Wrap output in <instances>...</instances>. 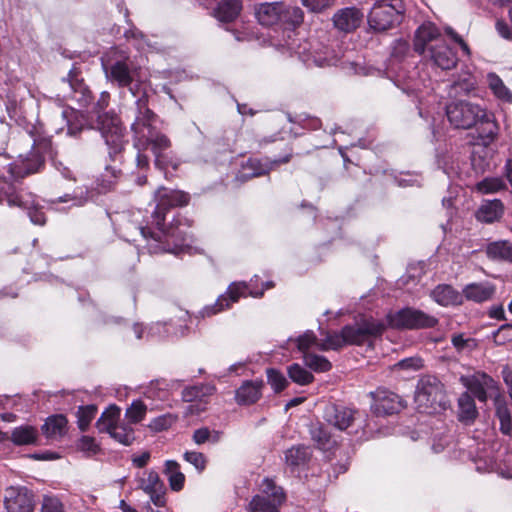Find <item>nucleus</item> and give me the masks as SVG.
Here are the masks:
<instances>
[{
    "instance_id": "nucleus-1",
    "label": "nucleus",
    "mask_w": 512,
    "mask_h": 512,
    "mask_svg": "<svg viewBox=\"0 0 512 512\" xmlns=\"http://www.w3.org/2000/svg\"><path fill=\"white\" fill-rule=\"evenodd\" d=\"M154 114L146 109L143 116L137 117L132 125L134 132L139 135L138 143L143 146H151V150L155 156V165L159 168H165L171 164L173 168H177V164L168 160L165 152L170 148L171 142L164 134L154 132L150 129V122Z\"/></svg>"
},
{
    "instance_id": "nucleus-2",
    "label": "nucleus",
    "mask_w": 512,
    "mask_h": 512,
    "mask_svg": "<svg viewBox=\"0 0 512 512\" xmlns=\"http://www.w3.org/2000/svg\"><path fill=\"white\" fill-rule=\"evenodd\" d=\"M415 401L418 408L427 413L445 409L447 400L443 384L434 376L422 377L417 385Z\"/></svg>"
},
{
    "instance_id": "nucleus-3",
    "label": "nucleus",
    "mask_w": 512,
    "mask_h": 512,
    "mask_svg": "<svg viewBox=\"0 0 512 512\" xmlns=\"http://www.w3.org/2000/svg\"><path fill=\"white\" fill-rule=\"evenodd\" d=\"M446 114L456 128L470 129L478 123L491 122V115L477 104L465 101L453 102L447 106Z\"/></svg>"
},
{
    "instance_id": "nucleus-4",
    "label": "nucleus",
    "mask_w": 512,
    "mask_h": 512,
    "mask_svg": "<svg viewBox=\"0 0 512 512\" xmlns=\"http://www.w3.org/2000/svg\"><path fill=\"white\" fill-rule=\"evenodd\" d=\"M406 6L403 0H379L369 15V26L375 31H386L399 22L400 17L405 13Z\"/></svg>"
},
{
    "instance_id": "nucleus-5",
    "label": "nucleus",
    "mask_w": 512,
    "mask_h": 512,
    "mask_svg": "<svg viewBox=\"0 0 512 512\" xmlns=\"http://www.w3.org/2000/svg\"><path fill=\"white\" fill-rule=\"evenodd\" d=\"M120 413L118 406H109L96 422V427L99 432L108 433L115 441L129 446L135 440L134 429L129 424L119 423Z\"/></svg>"
},
{
    "instance_id": "nucleus-6",
    "label": "nucleus",
    "mask_w": 512,
    "mask_h": 512,
    "mask_svg": "<svg viewBox=\"0 0 512 512\" xmlns=\"http://www.w3.org/2000/svg\"><path fill=\"white\" fill-rule=\"evenodd\" d=\"M388 322L394 328L424 329L434 327L438 323V319L421 310L404 308L389 315Z\"/></svg>"
},
{
    "instance_id": "nucleus-7",
    "label": "nucleus",
    "mask_w": 512,
    "mask_h": 512,
    "mask_svg": "<svg viewBox=\"0 0 512 512\" xmlns=\"http://www.w3.org/2000/svg\"><path fill=\"white\" fill-rule=\"evenodd\" d=\"M285 495L281 487L275 485L271 479H265L262 484V494L256 495L249 503L250 512H279Z\"/></svg>"
},
{
    "instance_id": "nucleus-8",
    "label": "nucleus",
    "mask_w": 512,
    "mask_h": 512,
    "mask_svg": "<svg viewBox=\"0 0 512 512\" xmlns=\"http://www.w3.org/2000/svg\"><path fill=\"white\" fill-rule=\"evenodd\" d=\"M154 199L157 204L152 214L153 223L156 226H160L164 223L166 212L169 209L186 206L189 203L190 197L183 191L169 190L165 187H160L155 192Z\"/></svg>"
},
{
    "instance_id": "nucleus-9",
    "label": "nucleus",
    "mask_w": 512,
    "mask_h": 512,
    "mask_svg": "<svg viewBox=\"0 0 512 512\" xmlns=\"http://www.w3.org/2000/svg\"><path fill=\"white\" fill-rule=\"evenodd\" d=\"M157 227L159 229L157 234H151L144 227L140 231L144 238H148L149 234L155 241L160 242L163 251L177 253L186 242V233L173 223L167 229L163 228V223Z\"/></svg>"
},
{
    "instance_id": "nucleus-10",
    "label": "nucleus",
    "mask_w": 512,
    "mask_h": 512,
    "mask_svg": "<svg viewBox=\"0 0 512 512\" xmlns=\"http://www.w3.org/2000/svg\"><path fill=\"white\" fill-rule=\"evenodd\" d=\"M385 325L374 319H367L354 326H345L342 330L346 345H361L370 337L380 335Z\"/></svg>"
},
{
    "instance_id": "nucleus-11",
    "label": "nucleus",
    "mask_w": 512,
    "mask_h": 512,
    "mask_svg": "<svg viewBox=\"0 0 512 512\" xmlns=\"http://www.w3.org/2000/svg\"><path fill=\"white\" fill-rule=\"evenodd\" d=\"M98 127L105 142L114 152L121 150L124 143V128L119 118L108 113L98 117Z\"/></svg>"
},
{
    "instance_id": "nucleus-12",
    "label": "nucleus",
    "mask_w": 512,
    "mask_h": 512,
    "mask_svg": "<svg viewBox=\"0 0 512 512\" xmlns=\"http://www.w3.org/2000/svg\"><path fill=\"white\" fill-rule=\"evenodd\" d=\"M214 387L210 385H196L187 387L182 392V398L190 403L186 408V415H198L205 411L209 403V397L214 393Z\"/></svg>"
},
{
    "instance_id": "nucleus-13",
    "label": "nucleus",
    "mask_w": 512,
    "mask_h": 512,
    "mask_svg": "<svg viewBox=\"0 0 512 512\" xmlns=\"http://www.w3.org/2000/svg\"><path fill=\"white\" fill-rule=\"evenodd\" d=\"M370 395L373 398L372 411L378 416L392 415L405 407L400 396L385 389L379 388Z\"/></svg>"
},
{
    "instance_id": "nucleus-14",
    "label": "nucleus",
    "mask_w": 512,
    "mask_h": 512,
    "mask_svg": "<svg viewBox=\"0 0 512 512\" xmlns=\"http://www.w3.org/2000/svg\"><path fill=\"white\" fill-rule=\"evenodd\" d=\"M443 36L439 28L432 22H425L415 31L413 46L419 55H425L431 46L442 42Z\"/></svg>"
},
{
    "instance_id": "nucleus-15",
    "label": "nucleus",
    "mask_w": 512,
    "mask_h": 512,
    "mask_svg": "<svg viewBox=\"0 0 512 512\" xmlns=\"http://www.w3.org/2000/svg\"><path fill=\"white\" fill-rule=\"evenodd\" d=\"M460 382L470 390L481 402L487 400V392L497 388L495 380L484 372L477 371L472 375H463Z\"/></svg>"
},
{
    "instance_id": "nucleus-16",
    "label": "nucleus",
    "mask_w": 512,
    "mask_h": 512,
    "mask_svg": "<svg viewBox=\"0 0 512 512\" xmlns=\"http://www.w3.org/2000/svg\"><path fill=\"white\" fill-rule=\"evenodd\" d=\"M423 56L442 70L453 69L458 63L456 52L444 40L431 46Z\"/></svg>"
},
{
    "instance_id": "nucleus-17",
    "label": "nucleus",
    "mask_w": 512,
    "mask_h": 512,
    "mask_svg": "<svg viewBox=\"0 0 512 512\" xmlns=\"http://www.w3.org/2000/svg\"><path fill=\"white\" fill-rule=\"evenodd\" d=\"M247 285L244 282L232 283L227 292L221 295L216 303L212 306H207L202 310L203 316H211L229 308L232 303L237 302L239 298L247 296Z\"/></svg>"
},
{
    "instance_id": "nucleus-18",
    "label": "nucleus",
    "mask_w": 512,
    "mask_h": 512,
    "mask_svg": "<svg viewBox=\"0 0 512 512\" xmlns=\"http://www.w3.org/2000/svg\"><path fill=\"white\" fill-rule=\"evenodd\" d=\"M138 487L150 496L156 506L160 507L165 504V486L157 472L153 470L144 472L143 476L138 479Z\"/></svg>"
},
{
    "instance_id": "nucleus-19",
    "label": "nucleus",
    "mask_w": 512,
    "mask_h": 512,
    "mask_svg": "<svg viewBox=\"0 0 512 512\" xmlns=\"http://www.w3.org/2000/svg\"><path fill=\"white\" fill-rule=\"evenodd\" d=\"M4 504L8 512H32V495L25 488L6 489Z\"/></svg>"
},
{
    "instance_id": "nucleus-20",
    "label": "nucleus",
    "mask_w": 512,
    "mask_h": 512,
    "mask_svg": "<svg viewBox=\"0 0 512 512\" xmlns=\"http://www.w3.org/2000/svg\"><path fill=\"white\" fill-rule=\"evenodd\" d=\"M106 77L119 87H128L134 80H139L137 68L131 69L126 61H116L109 68H105Z\"/></svg>"
},
{
    "instance_id": "nucleus-21",
    "label": "nucleus",
    "mask_w": 512,
    "mask_h": 512,
    "mask_svg": "<svg viewBox=\"0 0 512 512\" xmlns=\"http://www.w3.org/2000/svg\"><path fill=\"white\" fill-rule=\"evenodd\" d=\"M355 414L356 411L350 408L330 405L325 410L324 418L327 423L335 428L339 430H346L354 422Z\"/></svg>"
},
{
    "instance_id": "nucleus-22",
    "label": "nucleus",
    "mask_w": 512,
    "mask_h": 512,
    "mask_svg": "<svg viewBox=\"0 0 512 512\" xmlns=\"http://www.w3.org/2000/svg\"><path fill=\"white\" fill-rule=\"evenodd\" d=\"M362 13L356 8H345L333 16V22L339 30L350 32L360 26L362 21Z\"/></svg>"
},
{
    "instance_id": "nucleus-23",
    "label": "nucleus",
    "mask_w": 512,
    "mask_h": 512,
    "mask_svg": "<svg viewBox=\"0 0 512 512\" xmlns=\"http://www.w3.org/2000/svg\"><path fill=\"white\" fill-rule=\"evenodd\" d=\"M67 423L64 415L50 416L42 426V432L50 440H59L67 433Z\"/></svg>"
},
{
    "instance_id": "nucleus-24",
    "label": "nucleus",
    "mask_w": 512,
    "mask_h": 512,
    "mask_svg": "<svg viewBox=\"0 0 512 512\" xmlns=\"http://www.w3.org/2000/svg\"><path fill=\"white\" fill-rule=\"evenodd\" d=\"M430 295L441 306L459 305L462 303V295L450 285H438L431 291Z\"/></svg>"
},
{
    "instance_id": "nucleus-25",
    "label": "nucleus",
    "mask_w": 512,
    "mask_h": 512,
    "mask_svg": "<svg viewBox=\"0 0 512 512\" xmlns=\"http://www.w3.org/2000/svg\"><path fill=\"white\" fill-rule=\"evenodd\" d=\"M504 213V206L498 199L485 201L476 213L479 221L484 223H493L498 221Z\"/></svg>"
},
{
    "instance_id": "nucleus-26",
    "label": "nucleus",
    "mask_w": 512,
    "mask_h": 512,
    "mask_svg": "<svg viewBox=\"0 0 512 512\" xmlns=\"http://www.w3.org/2000/svg\"><path fill=\"white\" fill-rule=\"evenodd\" d=\"M494 293L495 287L490 283H472L463 289L466 299L478 303L491 299Z\"/></svg>"
},
{
    "instance_id": "nucleus-27",
    "label": "nucleus",
    "mask_w": 512,
    "mask_h": 512,
    "mask_svg": "<svg viewBox=\"0 0 512 512\" xmlns=\"http://www.w3.org/2000/svg\"><path fill=\"white\" fill-rule=\"evenodd\" d=\"M262 381H247L236 391V401L239 404H252L261 396Z\"/></svg>"
},
{
    "instance_id": "nucleus-28",
    "label": "nucleus",
    "mask_w": 512,
    "mask_h": 512,
    "mask_svg": "<svg viewBox=\"0 0 512 512\" xmlns=\"http://www.w3.org/2000/svg\"><path fill=\"white\" fill-rule=\"evenodd\" d=\"M458 418L465 424H471L478 416V411L472 396L464 392L458 399Z\"/></svg>"
},
{
    "instance_id": "nucleus-29",
    "label": "nucleus",
    "mask_w": 512,
    "mask_h": 512,
    "mask_svg": "<svg viewBox=\"0 0 512 512\" xmlns=\"http://www.w3.org/2000/svg\"><path fill=\"white\" fill-rule=\"evenodd\" d=\"M242 9L240 0H221L215 11V16L222 22H232Z\"/></svg>"
},
{
    "instance_id": "nucleus-30",
    "label": "nucleus",
    "mask_w": 512,
    "mask_h": 512,
    "mask_svg": "<svg viewBox=\"0 0 512 512\" xmlns=\"http://www.w3.org/2000/svg\"><path fill=\"white\" fill-rule=\"evenodd\" d=\"M256 17L260 24L270 26L275 24L280 17L279 3H261L256 8Z\"/></svg>"
},
{
    "instance_id": "nucleus-31",
    "label": "nucleus",
    "mask_w": 512,
    "mask_h": 512,
    "mask_svg": "<svg viewBox=\"0 0 512 512\" xmlns=\"http://www.w3.org/2000/svg\"><path fill=\"white\" fill-rule=\"evenodd\" d=\"M486 253L491 259L512 262V244L508 241H495L488 244Z\"/></svg>"
},
{
    "instance_id": "nucleus-32",
    "label": "nucleus",
    "mask_w": 512,
    "mask_h": 512,
    "mask_svg": "<svg viewBox=\"0 0 512 512\" xmlns=\"http://www.w3.org/2000/svg\"><path fill=\"white\" fill-rule=\"evenodd\" d=\"M9 439L15 445H30L37 439V430L29 425L20 426L12 431L11 436L8 435Z\"/></svg>"
},
{
    "instance_id": "nucleus-33",
    "label": "nucleus",
    "mask_w": 512,
    "mask_h": 512,
    "mask_svg": "<svg viewBox=\"0 0 512 512\" xmlns=\"http://www.w3.org/2000/svg\"><path fill=\"white\" fill-rule=\"evenodd\" d=\"M20 162L21 165L19 166L17 175L25 176L37 172L43 164V158L37 151H31L25 157L21 155Z\"/></svg>"
},
{
    "instance_id": "nucleus-34",
    "label": "nucleus",
    "mask_w": 512,
    "mask_h": 512,
    "mask_svg": "<svg viewBox=\"0 0 512 512\" xmlns=\"http://www.w3.org/2000/svg\"><path fill=\"white\" fill-rule=\"evenodd\" d=\"M164 472L168 477L170 488L174 491L182 490L184 487L185 476L180 471L179 464L173 460L166 461Z\"/></svg>"
},
{
    "instance_id": "nucleus-35",
    "label": "nucleus",
    "mask_w": 512,
    "mask_h": 512,
    "mask_svg": "<svg viewBox=\"0 0 512 512\" xmlns=\"http://www.w3.org/2000/svg\"><path fill=\"white\" fill-rule=\"evenodd\" d=\"M487 84L493 94L504 102H512V93L495 73L487 74Z\"/></svg>"
},
{
    "instance_id": "nucleus-36",
    "label": "nucleus",
    "mask_w": 512,
    "mask_h": 512,
    "mask_svg": "<svg viewBox=\"0 0 512 512\" xmlns=\"http://www.w3.org/2000/svg\"><path fill=\"white\" fill-rule=\"evenodd\" d=\"M496 416L500 422V431L505 435H511L512 420L510 411L507 405L498 399L496 400Z\"/></svg>"
},
{
    "instance_id": "nucleus-37",
    "label": "nucleus",
    "mask_w": 512,
    "mask_h": 512,
    "mask_svg": "<svg viewBox=\"0 0 512 512\" xmlns=\"http://www.w3.org/2000/svg\"><path fill=\"white\" fill-rule=\"evenodd\" d=\"M76 450L83 453L86 457H93L101 451L100 444L95 438L84 435L76 441Z\"/></svg>"
},
{
    "instance_id": "nucleus-38",
    "label": "nucleus",
    "mask_w": 512,
    "mask_h": 512,
    "mask_svg": "<svg viewBox=\"0 0 512 512\" xmlns=\"http://www.w3.org/2000/svg\"><path fill=\"white\" fill-rule=\"evenodd\" d=\"M303 359L305 365L315 372H327L332 367L327 358L316 354L305 353Z\"/></svg>"
},
{
    "instance_id": "nucleus-39",
    "label": "nucleus",
    "mask_w": 512,
    "mask_h": 512,
    "mask_svg": "<svg viewBox=\"0 0 512 512\" xmlns=\"http://www.w3.org/2000/svg\"><path fill=\"white\" fill-rule=\"evenodd\" d=\"M288 375L293 382L299 385H307L314 380V376L299 364L289 366Z\"/></svg>"
},
{
    "instance_id": "nucleus-40",
    "label": "nucleus",
    "mask_w": 512,
    "mask_h": 512,
    "mask_svg": "<svg viewBox=\"0 0 512 512\" xmlns=\"http://www.w3.org/2000/svg\"><path fill=\"white\" fill-rule=\"evenodd\" d=\"M505 184L498 177L485 178L475 185V190L482 194L496 193L504 189Z\"/></svg>"
},
{
    "instance_id": "nucleus-41",
    "label": "nucleus",
    "mask_w": 512,
    "mask_h": 512,
    "mask_svg": "<svg viewBox=\"0 0 512 512\" xmlns=\"http://www.w3.org/2000/svg\"><path fill=\"white\" fill-rule=\"evenodd\" d=\"M147 406L140 400H135L126 409L125 417L129 423H139L146 415Z\"/></svg>"
},
{
    "instance_id": "nucleus-42",
    "label": "nucleus",
    "mask_w": 512,
    "mask_h": 512,
    "mask_svg": "<svg viewBox=\"0 0 512 512\" xmlns=\"http://www.w3.org/2000/svg\"><path fill=\"white\" fill-rule=\"evenodd\" d=\"M346 345L343 330L340 333H331L320 341L319 350H337Z\"/></svg>"
},
{
    "instance_id": "nucleus-43",
    "label": "nucleus",
    "mask_w": 512,
    "mask_h": 512,
    "mask_svg": "<svg viewBox=\"0 0 512 512\" xmlns=\"http://www.w3.org/2000/svg\"><path fill=\"white\" fill-rule=\"evenodd\" d=\"M310 434L312 437V440L320 447V448H326L328 444L330 443V434L325 429L323 424L316 423L313 424L310 428Z\"/></svg>"
},
{
    "instance_id": "nucleus-44",
    "label": "nucleus",
    "mask_w": 512,
    "mask_h": 512,
    "mask_svg": "<svg viewBox=\"0 0 512 512\" xmlns=\"http://www.w3.org/2000/svg\"><path fill=\"white\" fill-rule=\"evenodd\" d=\"M221 433L215 430H209L207 427L199 428L193 433V441L198 444H204L206 442L216 443L220 440Z\"/></svg>"
},
{
    "instance_id": "nucleus-45",
    "label": "nucleus",
    "mask_w": 512,
    "mask_h": 512,
    "mask_svg": "<svg viewBox=\"0 0 512 512\" xmlns=\"http://www.w3.org/2000/svg\"><path fill=\"white\" fill-rule=\"evenodd\" d=\"M96 407L93 405L79 407L77 412V423L81 431H86L96 415Z\"/></svg>"
},
{
    "instance_id": "nucleus-46",
    "label": "nucleus",
    "mask_w": 512,
    "mask_h": 512,
    "mask_svg": "<svg viewBox=\"0 0 512 512\" xmlns=\"http://www.w3.org/2000/svg\"><path fill=\"white\" fill-rule=\"evenodd\" d=\"M309 453L305 447H293L288 449L285 454L286 463L297 466L308 459Z\"/></svg>"
},
{
    "instance_id": "nucleus-47",
    "label": "nucleus",
    "mask_w": 512,
    "mask_h": 512,
    "mask_svg": "<svg viewBox=\"0 0 512 512\" xmlns=\"http://www.w3.org/2000/svg\"><path fill=\"white\" fill-rule=\"evenodd\" d=\"M297 348L303 354L308 353L307 351L316 347L319 349L320 341L317 339L316 335L312 331H306L302 335H300L296 340Z\"/></svg>"
},
{
    "instance_id": "nucleus-48",
    "label": "nucleus",
    "mask_w": 512,
    "mask_h": 512,
    "mask_svg": "<svg viewBox=\"0 0 512 512\" xmlns=\"http://www.w3.org/2000/svg\"><path fill=\"white\" fill-rule=\"evenodd\" d=\"M267 379L268 383L275 390V392L282 391L288 384V381L284 375L275 369L267 370Z\"/></svg>"
},
{
    "instance_id": "nucleus-49",
    "label": "nucleus",
    "mask_w": 512,
    "mask_h": 512,
    "mask_svg": "<svg viewBox=\"0 0 512 512\" xmlns=\"http://www.w3.org/2000/svg\"><path fill=\"white\" fill-rule=\"evenodd\" d=\"M493 340L496 345H504L512 341V325L504 324L493 333Z\"/></svg>"
},
{
    "instance_id": "nucleus-50",
    "label": "nucleus",
    "mask_w": 512,
    "mask_h": 512,
    "mask_svg": "<svg viewBox=\"0 0 512 512\" xmlns=\"http://www.w3.org/2000/svg\"><path fill=\"white\" fill-rule=\"evenodd\" d=\"M184 459L193 465L199 472L206 468L207 459L204 454L196 451H188L184 454Z\"/></svg>"
},
{
    "instance_id": "nucleus-51",
    "label": "nucleus",
    "mask_w": 512,
    "mask_h": 512,
    "mask_svg": "<svg viewBox=\"0 0 512 512\" xmlns=\"http://www.w3.org/2000/svg\"><path fill=\"white\" fill-rule=\"evenodd\" d=\"M475 88V81L473 77L470 74H467L465 78H463L460 81L455 82L451 86V93H454L455 95L463 92V93H469Z\"/></svg>"
},
{
    "instance_id": "nucleus-52",
    "label": "nucleus",
    "mask_w": 512,
    "mask_h": 512,
    "mask_svg": "<svg viewBox=\"0 0 512 512\" xmlns=\"http://www.w3.org/2000/svg\"><path fill=\"white\" fill-rule=\"evenodd\" d=\"M301 2L311 12L320 13L331 8L335 0H301Z\"/></svg>"
},
{
    "instance_id": "nucleus-53",
    "label": "nucleus",
    "mask_w": 512,
    "mask_h": 512,
    "mask_svg": "<svg viewBox=\"0 0 512 512\" xmlns=\"http://www.w3.org/2000/svg\"><path fill=\"white\" fill-rule=\"evenodd\" d=\"M42 512H63V505L59 499L46 496L43 499Z\"/></svg>"
},
{
    "instance_id": "nucleus-54",
    "label": "nucleus",
    "mask_w": 512,
    "mask_h": 512,
    "mask_svg": "<svg viewBox=\"0 0 512 512\" xmlns=\"http://www.w3.org/2000/svg\"><path fill=\"white\" fill-rule=\"evenodd\" d=\"M175 421L176 418L174 416L164 415L154 419L151 427L157 431H162L168 429Z\"/></svg>"
},
{
    "instance_id": "nucleus-55",
    "label": "nucleus",
    "mask_w": 512,
    "mask_h": 512,
    "mask_svg": "<svg viewBox=\"0 0 512 512\" xmlns=\"http://www.w3.org/2000/svg\"><path fill=\"white\" fill-rule=\"evenodd\" d=\"M399 369H419L422 367V361L418 358H407L396 364Z\"/></svg>"
},
{
    "instance_id": "nucleus-56",
    "label": "nucleus",
    "mask_w": 512,
    "mask_h": 512,
    "mask_svg": "<svg viewBox=\"0 0 512 512\" xmlns=\"http://www.w3.org/2000/svg\"><path fill=\"white\" fill-rule=\"evenodd\" d=\"M446 33L455 41L457 42L461 49L463 50V52L467 55L470 54V49L468 47V45L464 42V40L456 33L453 31V29L451 28H446Z\"/></svg>"
},
{
    "instance_id": "nucleus-57",
    "label": "nucleus",
    "mask_w": 512,
    "mask_h": 512,
    "mask_svg": "<svg viewBox=\"0 0 512 512\" xmlns=\"http://www.w3.org/2000/svg\"><path fill=\"white\" fill-rule=\"evenodd\" d=\"M502 376L505 384L508 387L509 395L512 398V368L508 365L503 367Z\"/></svg>"
},
{
    "instance_id": "nucleus-58",
    "label": "nucleus",
    "mask_w": 512,
    "mask_h": 512,
    "mask_svg": "<svg viewBox=\"0 0 512 512\" xmlns=\"http://www.w3.org/2000/svg\"><path fill=\"white\" fill-rule=\"evenodd\" d=\"M451 341L457 350H463L471 342L470 339H465L462 334L453 335Z\"/></svg>"
},
{
    "instance_id": "nucleus-59",
    "label": "nucleus",
    "mask_w": 512,
    "mask_h": 512,
    "mask_svg": "<svg viewBox=\"0 0 512 512\" xmlns=\"http://www.w3.org/2000/svg\"><path fill=\"white\" fill-rule=\"evenodd\" d=\"M149 459H150V453L143 452L141 455L133 457L132 461L135 466L142 468L148 463Z\"/></svg>"
},
{
    "instance_id": "nucleus-60",
    "label": "nucleus",
    "mask_w": 512,
    "mask_h": 512,
    "mask_svg": "<svg viewBox=\"0 0 512 512\" xmlns=\"http://www.w3.org/2000/svg\"><path fill=\"white\" fill-rule=\"evenodd\" d=\"M496 29L502 37H504L506 39H509L512 37L511 30L509 29L508 25L506 23H504L503 21H498L496 23Z\"/></svg>"
},
{
    "instance_id": "nucleus-61",
    "label": "nucleus",
    "mask_w": 512,
    "mask_h": 512,
    "mask_svg": "<svg viewBox=\"0 0 512 512\" xmlns=\"http://www.w3.org/2000/svg\"><path fill=\"white\" fill-rule=\"evenodd\" d=\"M29 216L31 221L38 225H43L46 221L44 213L39 210L30 211Z\"/></svg>"
},
{
    "instance_id": "nucleus-62",
    "label": "nucleus",
    "mask_w": 512,
    "mask_h": 512,
    "mask_svg": "<svg viewBox=\"0 0 512 512\" xmlns=\"http://www.w3.org/2000/svg\"><path fill=\"white\" fill-rule=\"evenodd\" d=\"M249 165L251 167H253L255 169V172L253 173V176H260L264 173H266V170L263 169V168H258V166L260 165V162L256 159L254 160H249Z\"/></svg>"
},
{
    "instance_id": "nucleus-63",
    "label": "nucleus",
    "mask_w": 512,
    "mask_h": 512,
    "mask_svg": "<svg viewBox=\"0 0 512 512\" xmlns=\"http://www.w3.org/2000/svg\"><path fill=\"white\" fill-rule=\"evenodd\" d=\"M7 202L10 206H21L22 202L18 195H8L7 196Z\"/></svg>"
},
{
    "instance_id": "nucleus-64",
    "label": "nucleus",
    "mask_w": 512,
    "mask_h": 512,
    "mask_svg": "<svg viewBox=\"0 0 512 512\" xmlns=\"http://www.w3.org/2000/svg\"><path fill=\"white\" fill-rule=\"evenodd\" d=\"M137 165L141 168H146L149 165V159L146 155L138 154Z\"/></svg>"
}]
</instances>
